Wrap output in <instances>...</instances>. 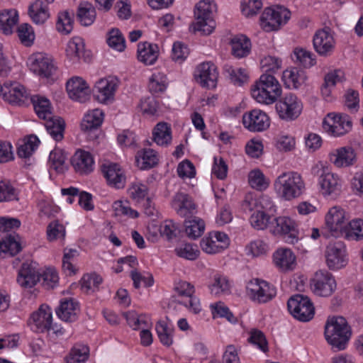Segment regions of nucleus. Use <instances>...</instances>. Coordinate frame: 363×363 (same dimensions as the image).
<instances>
[{
  "label": "nucleus",
  "mask_w": 363,
  "mask_h": 363,
  "mask_svg": "<svg viewBox=\"0 0 363 363\" xmlns=\"http://www.w3.org/2000/svg\"><path fill=\"white\" fill-rule=\"evenodd\" d=\"M282 78L286 87L297 89L305 84L307 75L304 70L292 67L284 71Z\"/></svg>",
  "instance_id": "nucleus-34"
},
{
  "label": "nucleus",
  "mask_w": 363,
  "mask_h": 363,
  "mask_svg": "<svg viewBox=\"0 0 363 363\" xmlns=\"http://www.w3.org/2000/svg\"><path fill=\"white\" fill-rule=\"evenodd\" d=\"M21 250L20 242L15 235H9L0 241V256L1 254L13 257Z\"/></svg>",
  "instance_id": "nucleus-43"
},
{
  "label": "nucleus",
  "mask_w": 363,
  "mask_h": 363,
  "mask_svg": "<svg viewBox=\"0 0 363 363\" xmlns=\"http://www.w3.org/2000/svg\"><path fill=\"white\" fill-rule=\"evenodd\" d=\"M326 263L328 267L333 270L339 269L346 264V248L341 241L330 243L327 246Z\"/></svg>",
  "instance_id": "nucleus-23"
},
{
  "label": "nucleus",
  "mask_w": 363,
  "mask_h": 363,
  "mask_svg": "<svg viewBox=\"0 0 363 363\" xmlns=\"http://www.w3.org/2000/svg\"><path fill=\"white\" fill-rule=\"evenodd\" d=\"M56 28L62 33H70L73 28V21L69 12L65 11L59 14Z\"/></svg>",
  "instance_id": "nucleus-62"
},
{
  "label": "nucleus",
  "mask_w": 363,
  "mask_h": 363,
  "mask_svg": "<svg viewBox=\"0 0 363 363\" xmlns=\"http://www.w3.org/2000/svg\"><path fill=\"white\" fill-rule=\"evenodd\" d=\"M101 170L108 185L116 189L124 187L125 177L119 164L116 163L104 164Z\"/></svg>",
  "instance_id": "nucleus-28"
},
{
  "label": "nucleus",
  "mask_w": 363,
  "mask_h": 363,
  "mask_svg": "<svg viewBox=\"0 0 363 363\" xmlns=\"http://www.w3.org/2000/svg\"><path fill=\"white\" fill-rule=\"evenodd\" d=\"M248 342L257 347L263 352L268 351V342L264 334L257 328H252L250 332Z\"/></svg>",
  "instance_id": "nucleus-58"
},
{
  "label": "nucleus",
  "mask_w": 363,
  "mask_h": 363,
  "mask_svg": "<svg viewBox=\"0 0 363 363\" xmlns=\"http://www.w3.org/2000/svg\"><path fill=\"white\" fill-rule=\"evenodd\" d=\"M218 77L217 67L211 62L201 63L194 72L196 82L203 88L214 89L217 84Z\"/></svg>",
  "instance_id": "nucleus-16"
},
{
  "label": "nucleus",
  "mask_w": 363,
  "mask_h": 363,
  "mask_svg": "<svg viewBox=\"0 0 363 363\" xmlns=\"http://www.w3.org/2000/svg\"><path fill=\"white\" fill-rule=\"evenodd\" d=\"M352 122L350 116L347 114L329 113L323 122V128L330 135L335 137L341 136L352 130Z\"/></svg>",
  "instance_id": "nucleus-13"
},
{
  "label": "nucleus",
  "mask_w": 363,
  "mask_h": 363,
  "mask_svg": "<svg viewBox=\"0 0 363 363\" xmlns=\"http://www.w3.org/2000/svg\"><path fill=\"white\" fill-rule=\"evenodd\" d=\"M345 238L351 240L363 239V220L356 218L348 223L344 232Z\"/></svg>",
  "instance_id": "nucleus-45"
},
{
  "label": "nucleus",
  "mask_w": 363,
  "mask_h": 363,
  "mask_svg": "<svg viewBox=\"0 0 363 363\" xmlns=\"http://www.w3.org/2000/svg\"><path fill=\"white\" fill-rule=\"evenodd\" d=\"M172 205L181 217L189 218L196 212V205L191 198L184 193H177L174 197Z\"/></svg>",
  "instance_id": "nucleus-30"
},
{
  "label": "nucleus",
  "mask_w": 363,
  "mask_h": 363,
  "mask_svg": "<svg viewBox=\"0 0 363 363\" xmlns=\"http://www.w3.org/2000/svg\"><path fill=\"white\" fill-rule=\"evenodd\" d=\"M251 92L257 102L272 104L281 96V87L273 75L263 74L252 86Z\"/></svg>",
  "instance_id": "nucleus-4"
},
{
  "label": "nucleus",
  "mask_w": 363,
  "mask_h": 363,
  "mask_svg": "<svg viewBox=\"0 0 363 363\" xmlns=\"http://www.w3.org/2000/svg\"><path fill=\"white\" fill-rule=\"evenodd\" d=\"M155 328L161 343L167 347L171 346L173 343V328L164 320L158 321Z\"/></svg>",
  "instance_id": "nucleus-49"
},
{
  "label": "nucleus",
  "mask_w": 363,
  "mask_h": 363,
  "mask_svg": "<svg viewBox=\"0 0 363 363\" xmlns=\"http://www.w3.org/2000/svg\"><path fill=\"white\" fill-rule=\"evenodd\" d=\"M48 2L42 0H35L28 9V13L31 19L36 24H43L50 17Z\"/></svg>",
  "instance_id": "nucleus-36"
},
{
  "label": "nucleus",
  "mask_w": 363,
  "mask_h": 363,
  "mask_svg": "<svg viewBox=\"0 0 363 363\" xmlns=\"http://www.w3.org/2000/svg\"><path fill=\"white\" fill-rule=\"evenodd\" d=\"M40 281V273L35 262H24L18 271V284L23 288L30 289Z\"/></svg>",
  "instance_id": "nucleus-22"
},
{
  "label": "nucleus",
  "mask_w": 363,
  "mask_h": 363,
  "mask_svg": "<svg viewBox=\"0 0 363 363\" xmlns=\"http://www.w3.org/2000/svg\"><path fill=\"white\" fill-rule=\"evenodd\" d=\"M275 108L280 118L291 121L300 116L303 105L295 94L289 93L276 103Z\"/></svg>",
  "instance_id": "nucleus-10"
},
{
  "label": "nucleus",
  "mask_w": 363,
  "mask_h": 363,
  "mask_svg": "<svg viewBox=\"0 0 363 363\" xmlns=\"http://www.w3.org/2000/svg\"><path fill=\"white\" fill-rule=\"evenodd\" d=\"M108 35L107 43L111 48L119 52L125 50V40L119 29L112 28Z\"/></svg>",
  "instance_id": "nucleus-54"
},
{
  "label": "nucleus",
  "mask_w": 363,
  "mask_h": 363,
  "mask_svg": "<svg viewBox=\"0 0 363 363\" xmlns=\"http://www.w3.org/2000/svg\"><path fill=\"white\" fill-rule=\"evenodd\" d=\"M315 176L319 177V184L324 196L335 198L341 191V184L337 175L322 165H315L312 169Z\"/></svg>",
  "instance_id": "nucleus-8"
},
{
  "label": "nucleus",
  "mask_w": 363,
  "mask_h": 363,
  "mask_svg": "<svg viewBox=\"0 0 363 363\" xmlns=\"http://www.w3.org/2000/svg\"><path fill=\"white\" fill-rule=\"evenodd\" d=\"M31 101L33 102L35 111L39 118L45 120L52 116L50 103L48 99L34 96L31 97Z\"/></svg>",
  "instance_id": "nucleus-44"
},
{
  "label": "nucleus",
  "mask_w": 363,
  "mask_h": 363,
  "mask_svg": "<svg viewBox=\"0 0 363 363\" xmlns=\"http://www.w3.org/2000/svg\"><path fill=\"white\" fill-rule=\"evenodd\" d=\"M324 333L328 343L340 351L345 349L352 331L346 319L342 316H337L327 320Z\"/></svg>",
  "instance_id": "nucleus-2"
},
{
  "label": "nucleus",
  "mask_w": 363,
  "mask_h": 363,
  "mask_svg": "<svg viewBox=\"0 0 363 363\" xmlns=\"http://www.w3.org/2000/svg\"><path fill=\"white\" fill-rule=\"evenodd\" d=\"M0 96L11 104L21 106L28 97L26 88L18 83L0 82Z\"/></svg>",
  "instance_id": "nucleus-17"
},
{
  "label": "nucleus",
  "mask_w": 363,
  "mask_h": 363,
  "mask_svg": "<svg viewBox=\"0 0 363 363\" xmlns=\"http://www.w3.org/2000/svg\"><path fill=\"white\" fill-rule=\"evenodd\" d=\"M102 283V278L94 273L85 274L81 280L82 289L89 293L90 291L98 290L99 286Z\"/></svg>",
  "instance_id": "nucleus-57"
},
{
  "label": "nucleus",
  "mask_w": 363,
  "mask_h": 363,
  "mask_svg": "<svg viewBox=\"0 0 363 363\" xmlns=\"http://www.w3.org/2000/svg\"><path fill=\"white\" fill-rule=\"evenodd\" d=\"M159 54L157 45L147 42L140 43L138 45V59L146 65H153Z\"/></svg>",
  "instance_id": "nucleus-35"
},
{
  "label": "nucleus",
  "mask_w": 363,
  "mask_h": 363,
  "mask_svg": "<svg viewBox=\"0 0 363 363\" xmlns=\"http://www.w3.org/2000/svg\"><path fill=\"white\" fill-rule=\"evenodd\" d=\"M135 160L138 165L141 164L140 168L143 169L152 168L158 163L157 155L152 149H143L138 151Z\"/></svg>",
  "instance_id": "nucleus-42"
},
{
  "label": "nucleus",
  "mask_w": 363,
  "mask_h": 363,
  "mask_svg": "<svg viewBox=\"0 0 363 363\" xmlns=\"http://www.w3.org/2000/svg\"><path fill=\"white\" fill-rule=\"evenodd\" d=\"M52 315L50 308L45 304L31 313L28 320L30 329L36 333H45L51 330Z\"/></svg>",
  "instance_id": "nucleus-15"
},
{
  "label": "nucleus",
  "mask_w": 363,
  "mask_h": 363,
  "mask_svg": "<svg viewBox=\"0 0 363 363\" xmlns=\"http://www.w3.org/2000/svg\"><path fill=\"white\" fill-rule=\"evenodd\" d=\"M67 91L70 99L81 103L89 100L91 90L86 82L81 77L70 79L66 84Z\"/></svg>",
  "instance_id": "nucleus-26"
},
{
  "label": "nucleus",
  "mask_w": 363,
  "mask_h": 363,
  "mask_svg": "<svg viewBox=\"0 0 363 363\" xmlns=\"http://www.w3.org/2000/svg\"><path fill=\"white\" fill-rule=\"evenodd\" d=\"M230 45L232 54L237 58L245 57L250 52L251 43L245 35H235L231 39Z\"/></svg>",
  "instance_id": "nucleus-37"
},
{
  "label": "nucleus",
  "mask_w": 363,
  "mask_h": 363,
  "mask_svg": "<svg viewBox=\"0 0 363 363\" xmlns=\"http://www.w3.org/2000/svg\"><path fill=\"white\" fill-rule=\"evenodd\" d=\"M345 105L352 112H357L359 108V92L353 89H348L344 95Z\"/></svg>",
  "instance_id": "nucleus-64"
},
{
  "label": "nucleus",
  "mask_w": 363,
  "mask_h": 363,
  "mask_svg": "<svg viewBox=\"0 0 363 363\" xmlns=\"http://www.w3.org/2000/svg\"><path fill=\"white\" fill-rule=\"evenodd\" d=\"M65 228L58 220H54L48 225L47 236L50 241H53L58 238L65 239Z\"/></svg>",
  "instance_id": "nucleus-60"
},
{
  "label": "nucleus",
  "mask_w": 363,
  "mask_h": 363,
  "mask_svg": "<svg viewBox=\"0 0 363 363\" xmlns=\"http://www.w3.org/2000/svg\"><path fill=\"white\" fill-rule=\"evenodd\" d=\"M175 254L183 259L194 261L200 255V251L196 245L191 243H184L174 249Z\"/></svg>",
  "instance_id": "nucleus-48"
},
{
  "label": "nucleus",
  "mask_w": 363,
  "mask_h": 363,
  "mask_svg": "<svg viewBox=\"0 0 363 363\" xmlns=\"http://www.w3.org/2000/svg\"><path fill=\"white\" fill-rule=\"evenodd\" d=\"M296 223L289 217H279L273 219L271 232L274 235L282 237L289 244H295L298 240V230Z\"/></svg>",
  "instance_id": "nucleus-11"
},
{
  "label": "nucleus",
  "mask_w": 363,
  "mask_h": 363,
  "mask_svg": "<svg viewBox=\"0 0 363 363\" xmlns=\"http://www.w3.org/2000/svg\"><path fill=\"white\" fill-rule=\"evenodd\" d=\"M310 287L315 295L328 297L336 290L337 284L331 273L326 270H319L311 279Z\"/></svg>",
  "instance_id": "nucleus-9"
},
{
  "label": "nucleus",
  "mask_w": 363,
  "mask_h": 363,
  "mask_svg": "<svg viewBox=\"0 0 363 363\" xmlns=\"http://www.w3.org/2000/svg\"><path fill=\"white\" fill-rule=\"evenodd\" d=\"M216 4L209 1H200L196 6L194 16L196 22L193 24L194 31H199L202 35H210L216 27L213 18V12L216 9Z\"/></svg>",
  "instance_id": "nucleus-5"
},
{
  "label": "nucleus",
  "mask_w": 363,
  "mask_h": 363,
  "mask_svg": "<svg viewBox=\"0 0 363 363\" xmlns=\"http://www.w3.org/2000/svg\"><path fill=\"white\" fill-rule=\"evenodd\" d=\"M65 159L66 156L62 150L55 149L51 151L49 155V162L50 163L51 168L57 172H62L65 169Z\"/></svg>",
  "instance_id": "nucleus-59"
},
{
  "label": "nucleus",
  "mask_w": 363,
  "mask_h": 363,
  "mask_svg": "<svg viewBox=\"0 0 363 363\" xmlns=\"http://www.w3.org/2000/svg\"><path fill=\"white\" fill-rule=\"evenodd\" d=\"M45 126L48 133L55 141H60L64 138L65 128V121L59 116H52L45 119Z\"/></svg>",
  "instance_id": "nucleus-38"
},
{
  "label": "nucleus",
  "mask_w": 363,
  "mask_h": 363,
  "mask_svg": "<svg viewBox=\"0 0 363 363\" xmlns=\"http://www.w3.org/2000/svg\"><path fill=\"white\" fill-rule=\"evenodd\" d=\"M230 285L228 279L221 275L214 277V282L210 286L211 292L216 296L220 294L228 293L230 291Z\"/></svg>",
  "instance_id": "nucleus-61"
},
{
  "label": "nucleus",
  "mask_w": 363,
  "mask_h": 363,
  "mask_svg": "<svg viewBox=\"0 0 363 363\" xmlns=\"http://www.w3.org/2000/svg\"><path fill=\"white\" fill-rule=\"evenodd\" d=\"M248 182L252 188L260 191L267 189L269 186V183L267 182L265 176L258 169L250 172L248 175Z\"/></svg>",
  "instance_id": "nucleus-55"
},
{
  "label": "nucleus",
  "mask_w": 363,
  "mask_h": 363,
  "mask_svg": "<svg viewBox=\"0 0 363 363\" xmlns=\"http://www.w3.org/2000/svg\"><path fill=\"white\" fill-rule=\"evenodd\" d=\"M245 211L253 212L250 218L251 225L257 230H264L272 225L270 213L275 211V206L267 196L254 198L247 196L242 204Z\"/></svg>",
  "instance_id": "nucleus-1"
},
{
  "label": "nucleus",
  "mask_w": 363,
  "mask_h": 363,
  "mask_svg": "<svg viewBox=\"0 0 363 363\" xmlns=\"http://www.w3.org/2000/svg\"><path fill=\"white\" fill-rule=\"evenodd\" d=\"M290 17V11L284 6L267 8L260 17V25L267 32L277 30L283 24H286Z\"/></svg>",
  "instance_id": "nucleus-6"
},
{
  "label": "nucleus",
  "mask_w": 363,
  "mask_h": 363,
  "mask_svg": "<svg viewBox=\"0 0 363 363\" xmlns=\"http://www.w3.org/2000/svg\"><path fill=\"white\" fill-rule=\"evenodd\" d=\"M290 313L301 322H308L315 314V308L311 299L302 294H296L291 297L287 302Z\"/></svg>",
  "instance_id": "nucleus-7"
},
{
  "label": "nucleus",
  "mask_w": 363,
  "mask_h": 363,
  "mask_svg": "<svg viewBox=\"0 0 363 363\" xmlns=\"http://www.w3.org/2000/svg\"><path fill=\"white\" fill-rule=\"evenodd\" d=\"M18 36L21 43L25 46H30L33 45L35 34L33 28L28 23L21 24L17 29Z\"/></svg>",
  "instance_id": "nucleus-56"
},
{
  "label": "nucleus",
  "mask_w": 363,
  "mask_h": 363,
  "mask_svg": "<svg viewBox=\"0 0 363 363\" xmlns=\"http://www.w3.org/2000/svg\"><path fill=\"white\" fill-rule=\"evenodd\" d=\"M30 70L40 77L48 78L53 75L57 67L50 56L45 53L38 52L30 58Z\"/></svg>",
  "instance_id": "nucleus-19"
},
{
  "label": "nucleus",
  "mask_w": 363,
  "mask_h": 363,
  "mask_svg": "<svg viewBox=\"0 0 363 363\" xmlns=\"http://www.w3.org/2000/svg\"><path fill=\"white\" fill-rule=\"evenodd\" d=\"M184 226L187 236L194 240L201 236L205 230L204 221L196 218L185 220Z\"/></svg>",
  "instance_id": "nucleus-47"
},
{
  "label": "nucleus",
  "mask_w": 363,
  "mask_h": 363,
  "mask_svg": "<svg viewBox=\"0 0 363 363\" xmlns=\"http://www.w3.org/2000/svg\"><path fill=\"white\" fill-rule=\"evenodd\" d=\"M18 15L16 10H4L0 13V29L9 35L12 33V28L17 23Z\"/></svg>",
  "instance_id": "nucleus-41"
},
{
  "label": "nucleus",
  "mask_w": 363,
  "mask_h": 363,
  "mask_svg": "<svg viewBox=\"0 0 363 363\" xmlns=\"http://www.w3.org/2000/svg\"><path fill=\"white\" fill-rule=\"evenodd\" d=\"M313 43L315 50L323 57H328L333 54L335 41L329 28L316 31L313 36Z\"/></svg>",
  "instance_id": "nucleus-20"
},
{
  "label": "nucleus",
  "mask_w": 363,
  "mask_h": 363,
  "mask_svg": "<svg viewBox=\"0 0 363 363\" xmlns=\"http://www.w3.org/2000/svg\"><path fill=\"white\" fill-rule=\"evenodd\" d=\"M293 53V60L305 68H310L316 63L314 55L305 49L296 48Z\"/></svg>",
  "instance_id": "nucleus-46"
},
{
  "label": "nucleus",
  "mask_w": 363,
  "mask_h": 363,
  "mask_svg": "<svg viewBox=\"0 0 363 363\" xmlns=\"http://www.w3.org/2000/svg\"><path fill=\"white\" fill-rule=\"evenodd\" d=\"M40 140L36 135H30L24 143L18 147L17 154L19 157L28 158L37 148Z\"/></svg>",
  "instance_id": "nucleus-53"
},
{
  "label": "nucleus",
  "mask_w": 363,
  "mask_h": 363,
  "mask_svg": "<svg viewBox=\"0 0 363 363\" xmlns=\"http://www.w3.org/2000/svg\"><path fill=\"white\" fill-rule=\"evenodd\" d=\"M230 244L228 236L223 232H211L200 242L201 250L206 254L213 255L221 252Z\"/></svg>",
  "instance_id": "nucleus-18"
},
{
  "label": "nucleus",
  "mask_w": 363,
  "mask_h": 363,
  "mask_svg": "<svg viewBox=\"0 0 363 363\" xmlns=\"http://www.w3.org/2000/svg\"><path fill=\"white\" fill-rule=\"evenodd\" d=\"M152 138L158 145H168L172 140L171 128L167 123H158L153 129Z\"/></svg>",
  "instance_id": "nucleus-39"
},
{
  "label": "nucleus",
  "mask_w": 363,
  "mask_h": 363,
  "mask_svg": "<svg viewBox=\"0 0 363 363\" xmlns=\"http://www.w3.org/2000/svg\"><path fill=\"white\" fill-rule=\"evenodd\" d=\"M262 7L261 0H242L241 10L246 17H251L257 14Z\"/></svg>",
  "instance_id": "nucleus-63"
},
{
  "label": "nucleus",
  "mask_w": 363,
  "mask_h": 363,
  "mask_svg": "<svg viewBox=\"0 0 363 363\" xmlns=\"http://www.w3.org/2000/svg\"><path fill=\"white\" fill-rule=\"evenodd\" d=\"M167 88V77L161 72L154 73L150 78L148 89L152 94L163 92Z\"/></svg>",
  "instance_id": "nucleus-51"
},
{
  "label": "nucleus",
  "mask_w": 363,
  "mask_h": 363,
  "mask_svg": "<svg viewBox=\"0 0 363 363\" xmlns=\"http://www.w3.org/2000/svg\"><path fill=\"white\" fill-rule=\"evenodd\" d=\"M66 55L73 63L78 62L80 59L86 62L91 60L90 51L84 49V43L79 37L73 38L70 40L66 48Z\"/></svg>",
  "instance_id": "nucleus-27"
},
{
  "label": "nucleus",
  "mask_w": 363,
  "mask_h": 363,
  "mask_svg": "<svg viewBox=\"0 0 363 363\" xmlns=\"http://www.w3.org/2000/svg\"><path fill=\"white\" fill-rule=\"evenodd\" d=\"M274 186L277 193L286 201L300 197L306 190L302 177L296 172L282 173L275 180Z\"/></svg>",
  "instance_id": "nucleus-3"
},
{
  "label": "nucleus",
  "mask_w": 363,
  "mask_h": 363,
  "mask_svg": "<svg viewBox=\"0 0 363 363\" xmlns=\"http://www.w3.org/2000/svg\"><path fill=\"white\" fill-rule=\"evenodd\" d=\"M246 289L250 298L259 303H264L271 301L277 294L274 286L259 279L250 280L247 283Z\"/></svg>",
  "instance_id": "nucleus-12"
},
{
  "label": "nucleus",
  "mask_w": 363,
  "mask_h": 363,
  "mask_svg": "<svg viewBox=\"0 0 363 363\" xmlns=\"http://www.w3.org/2000/svg\"><path fill=\"white\" fill-rule=\"evenodd\" d=\"M245 128L250 131L260 132L269 128L270 122L268 116L261 110L254 109L242 116Z\"/></svg>",
  "instance_id": "nucleus-24"
},
{
  "label": "nucleus",
  "mask_w": 363,
  "mask_h": 363,
  "mask_svg": "<svg viewBox=\"0 0 363 363\" xmlns=\"http://www.w3.org/2000/svg\"><path fill=\"white\" fill-rule=\"evenodd\" d=\"M325 228L331 236L338 238L344 235L346 227V215L340 206L330 208L325 215Z\"/></svg>",
  "instance_id": "nucleus-14"
},
{
  "label": "nucleus",
  "mask_w": 363,
  "mask_h": 363,
  "mask_svg": "<svg viewBox=\"0 0 363 363\" xmlns=\"http://www.w3.org/2000/svg\"><path fill=\"white\" fill-rule=\"evenodd\" d=\"M89 354V349L86 345H76L67 357V363H81L85 362Z\"/></svg>",
  "instance_id": "nucleus-52"
},
{
  "label": "nucleus",
  "mask_w": 363,
  "mask_h": 363,
  "mask_svg": "<svg viewBox=\"0 0 363 363\" xmlns=\"http://www.w3.org/2000/svg\"><path fill=\"white\" fill-rule=\"evenodd\" d=\"M274 263L283 272L293 270L296 265V256L294 252L286 248L278 249L273 255Z\"/></svg>",
  "instance_id": "nucleus-32"
},
{
  "label": "nucleus",
  "mask_w": 363,
  "mask_h": 363,
  "mask_svg": "<svg viewBox=\"0 0 363 363\" xmlns=\"http://www.w3.org/2000/svg\"><path fill=\"white\" fill-rule=\"evenodd\" d=\"M118 79L113 76H108L99 80L94 86V96L101 103H106L113 99L118 86Z\"/></svg>",
  "instance_id": "nucleus-21"
},
{
  "label": "nucleus",
  "mask_w": 363,
  "mask_h": 363,
  "mask_svg": "<svg viewBox=\"0 0 363 363\" xmlns=\"http://www.w3.org/2000/svg\"><path fill=\"white\" fill-rule=\"evenodd\" d=\"M17 190L9 180L0 181V202L18 201Z\"/></svg>",
  "instance_id": "nucleus-50"
},
{
  "label": "nucleus",
  "mask_w": 363,
  "mask_h": 363,
  "mask_svg": "<svg viewBox=\"0 0 363 363\" xmlns=\"http://www.w3.org/2000/svg\"><path fill=\"white\" fill-rule=\"evenodd\" d=\"M94 159L91 155L84 150H77L71 159L74 170L80 174H88L94 169Z\"/></svg>",
  "instance_id": "nucleus-31"
},
{
  "label": "nucleus",
  "mask_w": 363,
  "mask_h": 363,
  "mask_svg": "<svg viewBox=\"0 0 363 363\" xmlns=\"http://www.w3.org/2000/svg\"><path fill=\"white\" fill-rule=\"evenodd\" d=\"M330 160L337 167H349L356 161V154L351 147H342L330 154Z\"/></svg>",
  "instance_id": "nucleus-33"
},
{
  "label": "nucleus",
  "mask_w": 363,
  "mask_h": 363,
  "mask_svg": "<svg viewBox=\"0 0 363 363\" xmlns=\"http://www.w3.org/2000/svg\"><path fill=\"white\" fill-rule=\"evenodd\" d=\"M96 16V9L90 3L85 1L79 5L77 18L82 26H91L94 22Z\"/></svg>",
  "instance_id": "nucleus-40"
},
{
  "label": "nucleus",
  "mask_w": 363,
  "mask_h": 363,
  "mask_svg": "<svg viewBox=\"0 0 363 363\" xmlns=\"http://www.w3.org/2000/svg\"><path fill=\"white\" fill-rule=\"evenodd\" d=\"M104 120V113L101 110L96 108L85 115L82 123L81 129L88 134L90 140H96L99 136V128Z\"/></svg>",
  "instance_id": "nucleus-25"
},
{
  "label": "nucleus",
  "mask_w": 363,
  "mask_h": 363,
  "mask_svg": "<svg viewBox=\"0 0 363 363\" xmlns=\"http://www.w3.org/2000/svg\"><path fill=\"white\" fill-rule=\"evenodd\" d=\"M79 313V303L72 298L61 300L60 305L56 310L57 316L63 321L74 322Z\"/></svg>",
  "instance_id": "nucleus-29"
}]
</instances>
